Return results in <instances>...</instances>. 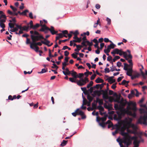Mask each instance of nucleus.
Returning a JSON list of instances; mask_svg holds the SVG:
<instances>
[{
  "label": "nucleus",
  "mask_w": 147,
  "mask_h": 147,
  "mask_svg": "<svg viewBox=\"0 0 147 147\" xmlns=\"http://www.w3.org/2000/svg\"><path fill=\"white\" fill-rule=\"evenodd\" d=\"M140 106L143 108L139 109L140 112V114L144 115L140 116L138 120V123L147 125V107L145 104L141 105Z\"/></svg>",
  "instance_id": "f257e3e1"
},
{
  "label": "nucleus",
  "mask_w": 147,
  "mask_h": 147,
  "mask_svg": "<svg viewBox=\"0 0 147 147\" xmlns=\"http://www.w3.org/2000/svg\"><path fill=\"white\" fill-rule=\"evenodd\" d=\"M130 110H132L134 111H135L137 110L135 103L132 101L128 102V106L127 107V109H123L122 111L124 113L129 114Z\"/></svg>",
  "instance_id": "f03ea898"
},
{
  "label": "nucleus",
  "mask_w": 147,
  "mask_h": 147,
  "mask_svg": "<svg viewBox=\"0 0 147 147\" xmlns=\"http://www.w3.org/2000/svg\"><path fill=\"white\" fill-rule=\"evenodd\" d=\"M34 34L36 35H31V37L32 42H36L37 41L40 40L41 39H44V37L42 35H40V34L36 31L34 32Z\"/></svg>",
  "instance_id": "7ed1b4c3"
},
{
  "label": "nucleus",
  "mask_w": 147,
  "mask_h": 147,
  "mask_svg": "<svg viewBox=\"0 0 147 147\" xmlns=\"http://www.w3.org/2000/svg\"><path fill=\"white\" fill-rule=\"evenodd\" d=\"M88 82V78L87 77H86L84 78V79L81 78L80 80H78L77 84L78 86H82L85 85L87 82Z\"/></svg>",
  "instance_id": "20e7f679"
},
{
  "label": "nucleus",
  "mask_w": 147,
  "mask_h": 147,
  "mask_svg": "<svg viewBox=\"0 0 147 147\" xmlns=\"http://www.w3.org/2000/svg\"><path fill=\"white\" fill-rule=\"evenodd\" d=\"M100 92H102L103 98L106 100L108 99L109 98V96L108 94V92L107 90H102L100 91Z\"/></svg>",
  "instance_id": "39448f33"
},
{
  "label": "nucleus",
  "mask_w": 147,
  "mask_h": 147,
  "mask_svg": "<svg viewBox=\"0 0 147 147\" xmlns=\"http://www.w3.org/2000/svg\"><path fill=\"white\" fill-rule=\"evenodd\" d=\"M123 143L126 144L127 147L131 144V142L130 138L125 137L123 141Z\"/></svg>",
  "instance_id": "423d86ee"
},
{
  "label": "nucleus",
  "mask_w": 147,
  "mask_h": 147,
  "mask_svg": "<svg viewBox=\"0 0 147 147\" xmlns=\"http://www.w3.org/2000/svg\"><path fill=\"white\" fill-rule=\"evenodd\" d=\"M42 43L41 42H32V43H31L30 48L32 49H34V48L33 46H37V45L41 46L42 45Z\"/></svg>",
  "instance_id": "0eeeda50"
},
{
  "label": "nucleus",
  "mask_w": 147,
  "mask_h": 147,
  "mask_svg": "<svg viewBox=\"0 0 147 147\" xmlns=\"http://www.w3.org/2000/svg\"><path fill=\"white\" fill-rule=\"evenodd\" d=\"M105 77L106 78H108L107 80H108V82L110 83V84H112L114 83L115 82V80L113 79V78H114V76L110 77L109 78V76L107 75H105Z\"/></svg>",
  "instance_id": "6e6552de"
},
{
  "label": "nucleus",
  "mask_w": 147,
  "mask_h": 147,
  "mask_svg": "<svg viewBox=\"0 0 147 147\" xmlns=\"http://www.w3.org/2000/svg\"><path fill=\"white\" fill-rule=\"evenodd\" d=\"M107 115H106L105 117L101 118H100L98 116L96 117V120L98 122H99L101 120L102 122H104L107 120Z\"/></svg>",
  "instance_id": "1a4fd4ad"
},
{
  "label": "nucleus",
  "mask_w": 147,
  "mask_h": 147,
  "mask_svg": "<svg viewBox=\"0 0 147 147\" xmlns=\"http://www.w3.org/2000/svg\"><path fill=\"white\" fill-rule=\"evenodd\" d=\"M82 40L83 41L81 43L82 45H83V46L84 47H86L87 46V45L86 44V41H88L87 40V39L86 38V36H84L82 38Z\"/></svg>",
  "instance_id": "9d476101"
},
{
  "label": "nucleus",
  "mask_w": 147,
  "mask_h": 147,
  "mask_svg": "<svg viewBox=\"0 0 147 147\" xmlns=\"http://www.w3.org/2000/svg\"><path fill=\"white\" fill-rule=\"evenodd\" d=\"M48 30L50 31V32L52 35H54L55 34L57 35L58 32L57 31H55L54 30V28L53 27L51 26V28H49Z\"/></svg>",
  "instance_id": "9b49d317"
},
{
  "label": "nucleus",
  "mask_w": 147,
  "mask_h": 147,
  "mask_svg": "<svg viewBox=\"0 0 147 147\" xmlns=\"http://www.w3.org/2000/svg\"><path fill=\"white\" fill-rule=\"evenodd\" d=\"M127 75L129 76H132V74L133 72L132 67H129L128 70H127Z\"/></svg>",
  "instance_id": "f8f14e48"
},
{
  "label": "nucleus",
  "mask_w": 147,
  "mask_h": 147,
  "mask_svg": "<svg viewBox=\"0 0 147 147\" xmlns=\"http://www.w3.org/2000/svg\"><path fill=\"white\" fill-rule=\"evenodd\" d=\"M111 122V121L110 120H108L106 123L102 122L99 123V125L102 127L103 128H104L105 126L107 124L110 123Z\"/></svg>",
  "instance_id": "ddd939ff"
},
{
  "label": "nucleus",
  "mask_w": 147,
  "mask_h": 147,
  "mask_svg": "<svg viewBox=\"0 0 147 147\" xmlns=\"http://www.w3.org/2000/svg\"><path fill=\"white\" fill-rule=\"evenodd\" d=\"M119 51L120 50L119 49H118L116 48L111 52V53L113 55V56H114L115 54H118Z\"/></svg>",
  "instance_id": "4468645a"
},
{
  "label": "nucleus",
  "mask_w": 147,
  "mask_h": 147,
  "mask_svg": "<svg viewBox=\"0 0 147 147\" xmlns=\"http://www.w3.org/2000/svg\"><path fill=\"white\" fill-rule=\"evenodd\" d=\"M128 103L126 101V100H125V102H121L119 103L120 104V106L121 107V109H123L124 107L125 106V105L127 104Z\"/></svg>",
  "instance_id": "2eb2a0df"
},
{
  "label": "nucleus",
  "mask_w": 147,
  "mask_h": 147,
  "mask_svg": "<svg viewBox=\"0 0 147 147\" xmlns=\"http://www.w3.org/2000/svg\"><path fill=\"white\" fill-rule=\"evenodd\" d=\"M96 102H98L99 105H101L103 104V100L102 99H100L98 98H96Z\"/></svg>",
  "instance_id": "dca6fc26"
},
{
  "label": "nucleus",
  "mask_w": 147,
  "mask_h": 147,
  "mask_svg": "<svg viewBox=\"0 0 147 147\" xmlns=\"http://www.w3.org/2000/svg\"><path fill=\"white\" fill-rule=\"evenodd\" d=\"M43 39L44 40L45 42L43 41H42V43L43 44H44L46 45H47L48 47V45H49V44L50 43V41L47 40L46 38H44V39Z\"/></svg>",
  "instance_id": "f3484780"
},
{
  "label": "nucleus",
  "mask_w": 147,
  "mask_h": 147,
  "mask_svg": "<svg viewBox=\"0 0 147 147\" xmlns=\"http://www.w3.org/2000/svg\"><path fill=\"white\" fill-rule=\"evenodd\" d=\"M95 82L97 83H103L104 82V80L102 79H101L99 77H98L96 80Z\"/></svg>",
  "instance_id": "a211bd4d"
},
{
  "label": "nucleus",
  "mask_w": 147,
  "mask_h": 147,
  "mask_svg": "<svg viewBox=\"0 0 147 147\" xmlns=\"http://www.w3.org/2000/svg\"><path fill=\"white\" fill-rule=\"evenodd\" d=\"M136 111H133L134 112L132 113L131 111H130L129 115L132 116L134 117H135L136 116Z\"/></svg>",
  "instance_id": "6ab92c4d"
},
{
  "label": "nucleus",
  "mask_w": 147,
  "mask_h": 147,
  "mask_svg": "<svg viewBox=\"0 0 147 147\" xmlns=\"http://www.w3.org/2000/svg\"><path fill=\"white\" fill-rule=\"evenodd\" d=\"M120 99V98L119 97V98L118 99L115 100L114 101L119 103L125 102V100H124L123 98H122L120 101L119 100Z\"/></svg>",
  "instance_id": "aec40b11"
},
{
  "label": "nucleus",
  "mask_w": 147,
  "mask_h": 147,
  "mask_svg": "<svg viewBox=\"0 0 147 147\" xmlns=\"http://www.w3.org/2000/svg\"><path fill=\"white\" fill-rule=\"evenodd\" d=\"M127 53L126 52L122 51V49H121L120 50V51L119 52L118 54L120 56L123 55L124 56Z\"/></svg>",
  "instance_id": "412c9836"
},
{
  "label": "nucleus",
  "mask_w": 147,
  "mask_h": 147,
  "mask_svg": "<svg viewBox=\"0 0 147 147\" xmlns=\"http://www.w3.org/2000/svg\"><path fill=\"white\" fill-rule=\"evenodd\" d=\"M124 66L123 67V69L125 71L128 70L129 68H128V67H129V65L126 63H124Z\"/></svg>",
  "instance_id": "4be33fe9"
},
{
  "label": "nucleus",
  "mask_w": 147,
  "mask_h": 147,
  "mask_svg": "<svg viewBox=\"0 0 147 147\" xmlns=\"http://www.w3.org/2000/svg\"><path fill=\"white\" fill-rule=\"evenodd\" d=\"M97 109V107H96V104L94 103H92V111L94 109Z\"/></svg>",
  "instance_id": "5701e85b"
},
{
  "label": "nucleus",
  "mask_w": 147,
  "mask_h": 147,
  "mask_svg": "<svg viewBox=\"0 0 147 147\" xmlns=\"http://www.w3.org/2000/svg\"><path fill=\"white\" fill-rule=\"evenodd\" d=\"M87 98L89 100L90 103L93 99V97L89 94L87 96Z\"/></svg>",
  "instance_id": "b1692460"
},
{
  "label": "nucleus",
  "mask_w": 147,
  "mask_h": 147,
  "mask_svg": "<svg viewBox=\"0 0 147 147\" xmlns=\"http://www.w3.org/2000/svg\"><path fill=\"white\" fill-rule=\"evenodd\" d=\"M67 140H63L61 144V146H65L67 144Z\"/></svg>",
  "instance_id": "393cba45"
},
{
  "label": "nucleus",
  "mask_w": 147,
  "mask_h": 147,
  "mask_svg": "<svg viewBox=\"0 0 147 147\" xmlns=\"http://www.w3.org/2000/svg\"><path fill=\"white\" fill-rule=\"evenodd\" d=\"M69 81L73 83H76L77 82V81L76 79H74L73 78H69Z\"/></svg>",
  "instance_id": "a878e982"
},
{
  "label": "nucleus",
  "mask_w": 147,
  "mask_h": 147,
  "mask_svg": "<svg viewBox=\"0 0 147 147\" xmlns=\"http://www.w3.org/2000/svg\"><path fill=\"white\" fill-rule=\"evenodd\" d=\"M29 28V26H25L22 27V29L23 30L28 31Z\"/></svg>",
  "instance_id": "bb28decb"
},
{
  "label": "nucleus",
  "mask_w": 147,
  "mask_h": 147,
  "mask_svg": "<svg viewBox=\"0 0 147 147\" xmlns=\"http://www.w3.org/2000/svg\"><path fill=\"white\" fill-rule=\"evenodd\" d=\"M115 46V45L113 43H112L111 44L107 46L110 49L114 48Z\"/></svg>",
  "instance_id": "cd10ccee"
},
{
  "label": "nucleus",
  "mask_w": 147,
  "mask_h": 147,
  "mask_svg": "<svg viewBox=\"0 0 147 147\" xmlns=\"http://www.w3.org/2000/svg\"><path fill=\"white\" fill-rule=\"evenodd\" d=\"M97 109L100 110V111H104L103 107L101 105H99L97 107Z\"/></svg>",
  "instance_id": "c85d7f7f"
},
{
  "label": "nucleus",
  "mask_w": 147,
  "mask_h": 147,
  "mask_svg": "<svg viewBox=\"0 0 147 147\" xmlns=\"http://www.w3.org/2000/svg\"><path fill=\"white\" fill-rule=\"evenodd\" d=\"M69 32L71 34H73L74 35H78L79 34L77 30H76L74 32L72 31H71Z\"/></svg>",
  "instance_id": "c756f323"
},
{
  "label": "nucleus",
  "mask_w": 147,
  "mask_h": 147,
  "mask_svg": "<svg viewBox=\"0 0 147 147\" xmlns=\"http://www.w3.org/2000/svg\"><path fill=\"white\" fill-rule=\"evenodd\" d=\"M40 26V25L39 24H36V25H33L31 28H32L33 29H35L38 28Z\"/></svg>",
  "instance_id": "7c9ffc66"
},
{
  "label": "nucleus",
  "mask_w": 147,
  "mask_h": 147,
  "mask_svg": "<svg viewBox=\"0 0 147 147\" xmlns=\"http://www.w3.org/2000/svg\"><path fill=\"white\" fill-rule=\"evenodd\" d=\"M15 24H16L15 23H9L8 24V25L10 28H14Z\"/></svg>",
  "instance_id": "2f4dec72"
},
{
  "label": "nucleus",
  "mask_w": 147,
  "mask_h": 147,
  "mask_svg": "<svg viewBox=\"0 0 147 147\" xmlns=\"http://www.w3.org/2000/svg\"><path fill=\"white\" fill-rule=\"evenodd\" d=\"M108 128H110L111 127H112V129H114V127H113V125L111 121V123H110L108 124Z\"/></svg>",
  "instance_id": "473e14b6"
},
{
  "label": "nucleus",
  "mask_w": 147,
  "mask_h": 147,
  "mask_svg": "<svg viewBox=\"0 0 147 147\" xmlns=\"http://www.w3.org/2000/svg\"><path fill=\"white\" fill-rule=\"evenodd\" d=\"M29 12V11L27 9H26L24 11L22 12H21V14L22 15H23L24 16H26V13L27 12Z\"/></svg>",
  "instance_id": "72a5a7b5"
},
{
  "label": "nucleus",
  "mask_w": 147,
  "mask_h": 147,
  "mask_svg": "<svg viewBox=\"0 0 147 147\" xmlns=\"http://www.w3.org/2000/svg\"><path fill=\"white\" fill-rule=\"evenodd\" d=\"M79 110V109H77L75 111V112H73L72 113V115L76 117L77 115V111Z\"/></svg>",
  "instance_id": "f704fd0d"
},
{
  "label": "nucleus",
  "mask_w": 147,
  "mask_h": 147,
  "mask_svg": "<svg viewBox=\"0 0 147 147\" xmlns=\"http://www.w3.org/2000/svg\"><path fill=\"white\" fill-rule=\"evenodd\" d=\"M63 73L64 74L65 76L69 75L70 74H71V71H69L68 72H65L63 71Z\"/></svg>",
  "instance_id": "c9c22d12"
},
{
  "label": "nucleus",
  "mask_w": 147,
  "mask_h": 147,
  "mask_svg": "<svg viewBox=\"0 0 147 147\" xmlns=\"http://www.w3.org/2000/svg\"><path fill=\"white\" fill-rule=\"evenodd\" d=\"M128 62L130 63L129 65V67H133V63L132 62V60L131 59L129 60Z\"/></svg>",
  "instance_id": "e433bc0d"
},
{
  "label": "nucleus",
  "mask_w": 147,
  "mask_h": 147,
  "mask_svg": "<svg viewBox=\"0 0 147 147\" xmlns=\"http://www.w3.org/2000/svg\"><path fill=\"white\" fill-rule=\"evenodd\" d=\"M62 69L63 70H65V67L66 66V65H67L68 64L66 63H62Z\"/></svg>",
  "instance_id": "4c0bfd02"
},
{
  "label": "nucleus",
  "mask_w": 147,
  "mask_h": 147,
  "mask_svg": "<svg viewBox=\"0 0 147 147\" xmlns=\"http://www.w3.org/2000/svg\"><path fill=\"white\" fill-rule=\"evenodd\" d=\"M120 58V57L118 56H115L114 58L113 59V62H115V61L117 59H119Z\"/></svg>",
  "instance_id": "58836bf2"
},
{
  "label": "nucleus",
  "mask_w": 147,
  "mask_h": 147,
  "mask_svg": "<svg viewBox=\"0 0 147 147\" xmlns=\"http://www.w3.org/2000/svg\"><path fill=\"white\" fill-rule=\"evenodd\" d=\"M121 107L119 106L117 104H115L114 105V108L116 110H118L120 109H121Z\"/></svg>",
  "instance_id": "ea45409f"
},
{
  "label": "nucleus",
  "mask_w": 147,
  "mask_h": 147,
  "mask_svg": "<svg viewBox=\"0 0 147 147\" xmlns=\"http://www.w3.org/2000/svg\"><path fill=\"white\" fill-rule=\"evenodd\" d=\"M86 43H87V45H88L89 47H91L93 45V43L92 42H90L88 40L86 41Z\"/></svg>",
  "instance_id": "a19ab883"
},
{
  "label": "nucleus",
  "mask_w": 147,
  "mask_h": 147,
  "mask_svg": "<svg viewBox=\"0 0 147 147\" xmlns=\"http://www.w3.org/2000/svg\"><path fill=\"white\" fill-rule=\"evenodd\" d=\"M93 82L92 81H91L90 82V83L88 84L87 86V88H89L90 86H92Z\"/></svg>",
  "instance_id": "79ce46f5"
},
{
  "label": "nucleus",
  "mask_w": 147,
  "mask_h": 147,
  "mask_svg": "<svg viewBox=\"0 0 147 147\" xmlns=\"http://www.w3.org/2000/svg\"><path fill=\"white\" fill-rule=\"evenodd\" d=\"M40 26H42V27L44 28L46 30H48L49 28L46 26L45 24L42 25V24L40 25Z\"/></svg>",
  "instance_id": "37998d69"
},
{
  "label": "nucleus",
  "mask_w": 147,
  "mask_h": 147,
  "mask_svg": "<svg viewBox=\"0 0 147 147\" xmlns=\"http://www.w3.org/2000/svg\"><path fill=\"white\" fill-rule=\"evenodd\" d=\"M47 69H42V71L40 72H38V73L39 74H42L47 72Z\"/></svg>",
  "instance_id": "c03bdc74"
},
{
  "label": "nucleus",
  "mask_w": 147,
  "mask_h": 147,
  "mask_svg": "<svg viewBox=\"0 0 147 147\" xmlns=\"http://www.w3.org/2000/svg\"><path fill=\"white\" fill-rule=\"evenodd\" d=\"M9 22H10V23H11L13 22H14V23L15 24L16 22V18L15 17H14L12 18L11 20H9Z\"/></svg>",
  "instance_id": "a18cd8bd"
},
{
  "label": "nucleus",
  "mask_w": 147,
  "mask_h": 147,
  "mask_svg": "<svg viewBox=\"0 0 147 147\" xmlns=\"http://www.w3.org/2000/svg\"><path fill=\"white\" fill-rule=\"evenodd\" d=\"M110 49H111L107 47V49L104 50V52L105 53H109L110 52Z\"/></svg>",
  "instance_id": "49530a36"
},
{
  "label": "nucleus",
  "mask_w": 147,
  "mask_h": 147,
  "mask_svg": "<svg viewBox=\"0 0 147 147\" xmlns=\"http://www.w3.org/2000/svg\"><path fill=\"white\" fill-rule=\"evenodd\" d=\"M84 113L81 111H79V110L77 111V115H82L84 114Z\"/></svg>",
  "instance_id": "de8ad7c7"
},
{
  "label": "nucleus",
  "mask_w": 147,
  "mask_h": 147,
  "mask_svg": "<svg viewBox=\"0 0 147 147\" xmlns=\"http://www.w3.org/2000/svg\"><path fill=\"white\" fill-rule=\"evenodd\" d=\"M15 26H16V28H17L18 30V29H20V30L22 29V26L21 25H18L16 24Z\"/></svg>",
  "instance_id": "09e8293b"
},
{
  "label": "nucleus",
  "mask_w": 147,
  "mask_h": 147,
  "mask_svg": "<svg viewBox=\"0 0 147 147\" xmlns=\"http://www.w3.org/2000/svg\"><path fill=\"white\" fill-rule=\"evenodd\" d=\"M13 29H11L10 30V31L13 32H15L17 31L18 30V29L16 27H14L13 28Z\"/></svg>",
  "instance_id": "8fccbe9b"
},
{
  "label": "nucleus",
  "mask_w": 147,
  "mask_h": 147,
  "mask_svg": "<svg viewBox=\"0 0 147 147\" xmlns=\"http://www.w3.org/2000/svg\"><path fill=\"white\" fill-rule=\"evenodd\" d=\"M110 71H113L115 70V67L113 65H112V67H110Z\"/></svg>",
  "instance_id": "3c124183"
},
{
  "label": "nucleus",
  "mask_w": 147,
  "mask_h": 147,
  "mask_svg": "<svg viewBox=\"0 0 147 147\" xmlns=\"http://www.w3.org/2000/svg\"><path fill=\"white\" fill-rule=\"evenodd\" d=\"M30 24V28H32V27L33 26V22L31 20L29 23V24H28V26L29 24Z\"/></svg>",
  "instance_id": "603ef678"
},
{
  "label": "nucleus",
  "mask_w": 147,
  "mask_h": 147,
  "mask_svg": "<svg viewBox=\"0 0 147 147\" xmlns=\"http://www.w3.org/2000/svg\"><path fill=\"white\" fill-rule=\"evenodd\" d=\"M73 41L74 42L80 43V40L79 39V38H78L76 39L73 40Z\"/></svg>",
  "instance_id": "864d4df0"
},
{
  "label": "nucleus",
  "mask_w": 147,
  "mask_h": 147,
  "mask_svg": "<svg viewBox=\"0 0 147 147\" xmlns=\"http://www.w3.org/2000/svg\"><path fill=\"white\" fill-rule=\"evenodd\" d=\"M7 19V16H6V18H3V19H1L0 23H4L6 22V20Z\"/></svg>",
  "instance_id": "5fc2aeb1"
},
{
  "label": "nucleus",
  "mask_w": 147,
  "mask_h": 147,
  "mask_svg": "<svg viewBox=\"0 0 147 147\" xmlns=\"http://www.w3.org/2000/svg\"><path fill=\"white\" fill-rule=\"evenodd\" d=\"M106 20L108 24L109 25H110L111 23V20L107 17V18Z\"/></svg>",
  "instance_id": "6e6d98bb"
},
{
  "label": "nucleus",
  "mask_w": 147,
  "mask_h": 147,
  "mask_svg": "<svg viewBox=\"0 0 147 147\" xmlns=\"http://www.w3.org/2000/svg\"><path fill=\"white\" fill-rule=\"evenodd\" d=\"M33 47L34 48V49L36 52H38V50L39 49V48L37 46H33Z\"/></svg>",
  "instance_id": "4d7b16f0"
},
{
  "label": "nucleus",
  "mask_w": 147,
  "mask_h": 147,
  "mask_svg": "<svg viewBox=\"0 0 147 147\" xmlns=\"http://www.w3.org/2000/svg\"><path fill=\"white\" fill-rule=\"evenodd\" d=\"M129 138H130V139H132V140H134V141H135V140H137L138 138L136 136H133L131 137H130Z\"/></svg>",
  "instance_id": "13d9d810"
},
{
  "label": "nucleus",
  "mask_w": 147,
  "mask_h": 147,
  "mask_svg": "<svg viewBox=\"0 0 147 147\" xmlns=\"http://www.w3.org/2000/svg\"><path fill=\"white\" fill-rule=\"evenodd\" d=\"M62 34L63 35L68 34V31L67 30H65L62 31Z\"/></svg>",
  "instance_id": "bf43d9fd"
},
{
  "label": "nucleus",
  "mask_w": 147,
  "mask_h": 147,
  "mask_svg": "<svg viewBox=\"0 0 147 147\" xmlns=\"http://www.w3.org/2000/svg\"><path fill=\"white\" fill-rule=\"evenodd\" d=\"M139 142L138 140L134 141L133 142V144L134 145H139Z\"/></svg>",
  "instance_id": "052dcab7"
},
{
  "label": "nucleus",
  "mask_w": 147,
  "mask_h": 147,
  "mask_svg": "<svg viewBox=\"0 0 147 147\" xmlns=\"http://www.w3.org/2000/svg\"><path fill=\"white\" fill-rule=\"evenodd\" d=\"M53 66L51 67L52 68L54 69L55 68H56V69H57L58 68V67L57 65L55 64H53Z\"/></svg>",
  "instance_id": "680f3d73"
},
{
  "label": "nucleus",
  "mask_w": 147,
  "mask_h": 147,
  "mask_svg": "<svg viewBox=\"0 0 147 147\" xmlns=\"http://www.w3.org/2000/svg\"><path fill=\"white\" fill-rule=\"evenodd\" d=\"M131 127L134 130H136L137 129V126L134 124H132Z\"/></svg>",
  "instance_id": "e2e57ef3"
},
{
  "label": "nucleus",
  "mask_w": 147,
  "mask_h": 147,
  "mask_svg": "<svg viewBox=\"0 0 147 147\" xmlns=\"http://www.w3.org/2000/svg\"><path fill=\"white\" fill-rule=\"evenodd\" d=\"M96 76V74H94L91 76L90 78L91 80H93L95 78Z\"/></svg>",
  "instance_id": "0e129e2a"
},
{
  "label": "nucleus",
  "mask_w": 147,
  "mask_h": 147,
  "mask_svg": "<svg viewBox=\"0 0 147 147\" xmlns=\"http://www.w3.org/2000/svg\"><path fill=\"white\" fill-rule=\"evenodd\" d=\"M105 73H109L110 71V70H109V69L108 68H106L105 69Z\"/></svg>",
  "instance_id": "69168bd1"
},
{
  "label": "nucleus",
  "mask_w": 147,
  "mask_h": 147,
  "mask_svg": "<svg viewBox=\"0 0 147 147\" xmlns=\"http://www.w3.org/2000/svg\"><path fill=\"white\" fill-rule=\"evenodd\" d=\"M84 46L83 45H77L76 46V47H77V49H79V50H80L81 48L82 47Z\"/></svg>",
  "instance_id": "338daca9"
},
{
  "label": "nucleus",
  "mask_w": 147,
  "mask_h": 147,
  "mask_svg": "<svg viewBox=\"0 0 147 147\" xmlns=\"http://www.w3.org/2000/svg\"><path fill=\"white\" fill-rule=\"evenodd\" d=\"M81 89L83 91L84 93V94H85V92L87 91V90L86 87H81Z\"/></svg>",
  "instance_id": "774afa93"
}]
</instances>
